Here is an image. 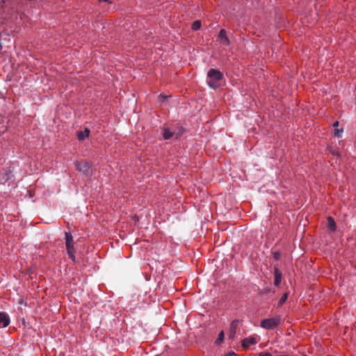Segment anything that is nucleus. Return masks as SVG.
<instances>
[{"label": "nucleus", "mask_w": 356, "mask_h": 356, "mask_svg": "<svg viewBox=\"0 0 356 356\" xmlns=\"http://www.w3.org/2000/svg\"><path fill=\"white\" fill-rule=\"evenodd\" d=\"M327 227L332 232H334L336 229V223L334 219L330 216L327 218Z\"/></svg>", "instance_id": "obj_11"}, {"label": "nucleus", "mask_w": 356, "mask_h": 356, "mask_svg": "<svg viewBox=\"0 0 356 356\" xmlns=\"http://www.w3.org/2000/svg\"><path fill=\"white\" fill-rule=\"evenodd\" d=\"M76 169L83 175H88L90 173V167L86 161H77L76 163Z\"/></svg>", "instance_id": "obj_5"}, {"label": "nucleus", "mask_w": 356, "mask_h": 356, "mask_svg": "<svg viewBox=\"0 0 356 356\" xmlns=\"http://www.w3.org/2000/svg\"><path fill=\"white\" fill-rule=\"evenodd\" d=\"M288 296H289V293H284L282 296L281 297V298L280 299L279 302H278V305L277 307H280L282 306L287 300L288 298Z\"/></svg>", "instance_id": "obj_12"}, {"label": "nucleus", "mask_w": 356, "mask_h": 356, "mask_svg": "<svg viewBox=\"0 0 356 356\" xmlns=\"http://www.w3.org/2000/svg\"><path fill=\"white\" fill-rule=\"evenodd\" d=\"M343 131V129H335L334 131V134L336 137L340 138Z\"/></svg>", "instance_id": "obj_15"}, {"label": "nucleus", "mask_w": 356, "mask_h": 356, "mask_svg": "<svg viewBox=\"0 0 356 356\" xmlns=\"http://www.w3.org/2000/svg\"><path fill=\"white\" fill-rule=\"evenodd\" d=\"M9 323L8 316L4 313H0V327H6L8 325Z\"/></svg>", "instance_id": "obj_9"}, {"label": "nucleus", "mask_w": 356, "mask_h": 356, "mask_svg": "<svg viewBox=\"0 0 356 356\" xmlns=\"http://www.w3.org/2000/svg\"><path fill=\"white\" fill-rule=\"evenodd\" d=\"M109 0H103V1H108ZM99 1H102V0H99Z\"/></svg>", "instance_id": "obj_24"}, {"label": "nucleus", "mask_w": 356, "mask_h": 356, "mask_svg": "<svg viewBox=\"0 0 356 356\" xmlns=\"http://www.w3.org/2000/svg\"><path fill=\"white\" fill-rule=\"evenodd\" d=\"M224 356H237V355L235 353L231 351V352L225 354Z\"/></svg>", "instance_id": "obj_21"}, {"label": "nucleus", "mask_w": 356, "mask_h": 356, "mask_svg": "<svg viewBox=\"0 0 356 356\" xmlns=\"http://www.w3.org/2000/svg\"><path fill=\"white\" fill-rule=\"evenodd\" d=\"M338 125H339V122H338V121H335V122L333 123V124H332V126H333L334 127H338Z\"/></svg>", "instance_id": "obj_22"}, {"label": "nucleus", "mask_w": 356, "mask_h": 356, "mask_svg": "<svg viewBox=\"0 0 356 356\" xmlns=\"http://www.w3.org/2000/svg\"><path fill=\"white\" fill-rule=\"evenodd\" d=\"M223 74L218 70L211 68L207 73V83L211 88L216 89L219 87L218 81L221 80Z\"/></svg>", "instance_id": "obj_1"}, {"label": "nucleus", "mask_w": 356, "mask_h": 356, "mask_svg": "<svg viewBox=\"0 0 356 356\" xmlns=\"http://www.w3.org/2000/svg\"><path fill=\"white\" fill-rule=\"evenodd\" d=\"M240 321L239 320H234L229 327V337L230 339H233L236 333V330L238 329V325H239Z\"/></svg>", "instance_id": "obj_7"}, {"label": "nucleus", "mask_w": 356, "mask_h": 356, "mask_svg": "<svg viewBox=\"0 0 356 356\" xmlns=\"http://www.w3.org/2000/svg\"><path fill=\"white\" fill-rule=\"evenodd\" d=\"M273 256L275 260H280L281 258V254L279 252H274Z\"/></svg>", "instance_id": "obj_18"}, {"label": "nucleus", "mask_w": 356, "mask_h": 356, "mask_svg": "<svg viewBox=\"0 0 356 356\" xmlns=\"http://www.w3.org/2000/svg\"><path fill=\"white\" fill-rule=\"evenodd\" d=\"M257 342L255 337H249L242 340L241 346L244 349H248L251 345H255Z\"/></svg>", "instance_id": "obj_6"}, {"label": "nucleus", "mask_w": 356, "mask_h": 356, "mask_svg": "<svg viewBox=\"0 0 356 356\" xmlns=\"http://www.w3.org/2000/svg\"><path fill=\"white\" fill-rule=\"evenodd\" d=\"M90 134V130L86 128L83 131H79L77 133V137L79 140H83L88 138Z\"/></svg>", "instance_id": "obj_10"}, {"label": "nucleus", "mask_w": 356, "mask_h": 356, "mask_svg": "<svg viewBox=\"0 0 356 356\" xmlns=\"http://www.w3.org/2000/svg\"><path fill=\"white\" fill-rule=\"evenodd\" d=\"M224 338H225V336H224V332L222 331H221L219 334H218V338L216 341V343L217 345H220L224 340Z\"/></svg>", "instance_id": "obj_13"}, {"label": "nucleus", "mask_w": 356, "mask_h": 356, "mask_svg": "<svg viewBox=\"0 0 356 356\" xmlns=\"http://www.w3.org/2000/svg\"><path fill=\"white\" fill-rule=\"evenodd\" d=\"M201 22L199 20L195 21L192 24V29L195 31H197L201 28Z\"/></svg>", "instance_id": "obj_14"}, {"label": "nucleus", "mask_w": 356, "mask_h": 356, "mask_svg": "<svg viewBox=\"0 0 356 356\" xmlns=\"http://www.w3.org/2000/svg\"><path fill=\"white\" fill-rule=\"evenodd\" d=\"M274 276H275V281L274 284L276 286H279L282 279V274L280 271L277 267H274Z\"/></svg>", "instance_id": "obj_8"}, {"label": "nucleus", "mask_w": 356, "mask_h": 356, "mask_svg": "<svg viewBox=\"0 0 356 356\" xmlns=\"http://www.w3.org/2000/svg\"><path fill=\"white\" fill-rule=\"evenodd\" d=\"M218 37L222 40L223 38H225V37H227L226 35V31L225 29H221L219 32V34H218Z\"/></svg>", "instance_id": "obj_17"}, {"label": "nucleus", "mask_w": 356, "mask_h": 356, "mask_svg": "<svg viewBox=\"0 0 356 356\" xmlns=\"http://www.w3.org/2000/svg\"><path fill=\"white\" fill-rule=\"evenodd\" d=\"M184 131V129L182 127H178L177 131H175L173 127H167L163 129V136L165 140H168L173 137L178 138L183 134Z\"/></svg>", "instance_id": "obj_2"}, {"label": "nucleus", "mask_w": 356, "mask_h": 356, "mask_svg": "<svg viewBox=\"0 0 356 356\" xmlns=\"http://www.w3.org/2000/svg\"><path fill=\"white\" fill-rule=\"evenodd\" d=\"M170 127H173V128L175 129V131H177V128H178L179 127H177V126H175V125H172V126H170Z\"/></svg>", "instance_id": "obj_23"}, {"label": "nucleus", "mask_w": 356, "mask_h": 356, "mask_svg": "<svg viewBox=\"0 0 356 356\" xmlns=\"http://www.w3.org/2000/svg\"><path fill=\"white\" fill-rule=\"evenodd\" d=\"M222 43L225 44V45H229V40L227 38V37H225V38H223L222 40Z\"/></svg>", "instance_id": "obj_19"}, {"label": "nucleus", "mask_w": 356, "mask_h": 356, "mask_svg": "<svg viewBox=\"0 0 356 356\" xmlns=\"http://www.w3.org/2000/svg\"><path fill=\"white\" fill-rule=\"evenodd\" d=\"M280 316L264 318L261 321L260 326L266 330H273L280 324Z\"/></svg>", "instance_id": "obj_3"}, {"label": "nucleus", "mask_w": 356, "mask_h": 356, "mask_svg": "<svg viewBox=\"0 0 356 356\" xmlns=\"http://www.w3.org/2000/svg\"><path fill=\"white\" fill-rule=\"evenodd\" d=\"M258 356H271V354L270 353H259Z\"/></svg>", "instance_id": "obj_20"}, {"label": "nucleus", "mask_w": 356, "mask_h": 356, "mask_svg": "<svg viewBox=\"0 0 356 356\" xmlns=\"http://www.w3.org/2000/svg\"><path fill=\"white\" fill-rule=\"evenodd\" d=\"M65 245L69 257L74 262L75 255L73 236L70 232H65Z\"/></svg>", "instance_id": "obj_4"}, {"label": "nucleus", "mask_w": 356, "mask_h": 356, "mask_svg": "<svg viewBox=\"0 0 356 356\" xmlns=\"http://www.w3.org/2000/svg\"><path fill=\"white\" fill-rule=\"evenodd\" d=\"M270 289L269 287L264 288L259 291L260 295H265L270 292Z\"/></svg>", "instance_id": "obj_16"}]
</instances>
